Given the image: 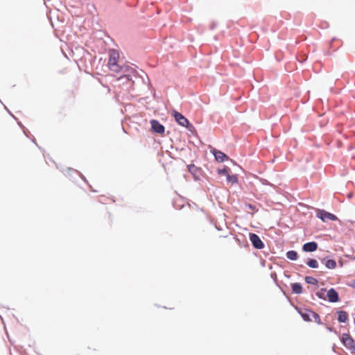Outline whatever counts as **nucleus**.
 <instances>
[{
  "instance_id": "f257e3e1",
  "label": "nucleus",
  "mask_w": 355,
  "mask_h": 355,
  "mask_svg": "<svg viewBox=\"0 0 355 355\" xmlns=\"http://www.w3.org/2000/svg\"><path fill=\"white\" fill-rule=\"evenodd\" d=\"M343 344L352 352H355V343L352 338L347 334L342 335Z\"/></svg>"
},
{
  "instance_id": "f03ea898",
  "label": "nucleus",
  "mask_w": 355,
  "mask_h": 355,
  "mask_svg": "<svg viewBox=\"0 0 355 355\" xmlns=\"http://www.w3.org/2000/svg\"><path fill=\"white\" fill-rule=\"evenodd\" d=\"M317 216L324 222H326L328 220H336L337 219V217L335 215L324 210H319L317 213Z\"/></svg>"
},
{
  "instance_id": "7ed1b4c3",
  "label": "nucleus",
  "mask_w": 355,
  "mask_h": 355,
  "mask_svg": "<svg viewBox=\"0 0 355 355\" xmlns=\"http://www.w3.org/2000/svg\"><path fill=\"white\" fill-rule=\"evenodd\" d=\"M173 116L176 121V122L183 126V127H188L189 125V121L180 113L174 111L173 112Z\"/></svg>"
},
{
  "instance_id": "20e7f679",
  "label": "nucleus",
  "mask_w": 355,
  "mask_h": 355,
  "mask_svg": "<svg viewBox=\"0 0 355 355\" xmlns=\"http://www.w3.org/2000/svg\"><path fill=\"white\" fill-rule=\"evenodd\" d=\"M250 240L252 242L253 246L257 249H262L264 246L260 238L255 234H250Z\"/></svg>"
},
{
  "instance_id": "39448f33",
  "label": "nucleus",
  "mask_w": 355,
  "mask_h": 355,
  "mask_svg": "<svg viewBox=\"0 0 355 355\" xmlns=\"http://www.w3.org/2000/svg\"><path fill=\"white\" fill-rule=\"evenodd\" d=\"M300 314L305 321H311L312 320V318H313L316 321L319 319V315L311 311L306 310L305 311L301 312Z\"/></svg>"
},
{
  "instance_id": "423d86ee",
  "label": "nucleus",
  "mask_w": 355,
  "mask_h": 355,
  "mask_svg": "<svg viewBox=\"0 0 355 355\" xmlns=\"http://www.w3.org/2000/svg\"><path fill=\"white\" fill-rule=\"evenodd\" d=\"M151 128L155 132L162 134L164 132V127L159 122L156 120L150 121Z\"/></svg>"
},
{
  "instance_id": "0eeeda50",
  "label": "nucleus",
  "mask_w": 355,
  "mask_h": 355,
  "mask_svg": "<svg viewBox=\"0 0 355 355\" xmlns=\"http://www.w3.org/2000/svg\"><path fill=\"white\" fill-rule=\"evenodd\" d=\"M212 154L214 155L215 159L220 162H224L225 161L228 159V157L223 153V152L213 149L211 150Z\"/></svg>"
},
{
  "instance_id": "6e6552de",
  "label": "nucleus",
  "mask_w": 355,
  "mask_h": 355,
  "mask_svg": "<svg viewBox=\"0 0 355 355\" xmlns=\"http://www.w3.org/2000/svg\"><path fill=\"white\" fill-rule=\"evenodd\" d=\"M109 68L112 71L115 73L128 72L130 70L133 71L132 68L129 69V67L126 66L120 67L118 64H114Z\"/></svg>"
},
{
  "instance_id": "1a4fd4ad",
  "label": "nucleus",
  "mask_w": 355,
  "mask_h": 355,
  "mask_svg": "<svg viewBox=\"0 0 355 355\" xmlns=\"http://www.w3.org/2000/svg\"><path fill=\"white\" fill-rule=\"evenodd\" d=\"M119 58V53L114 50H112L110 52V59L108 61V66L109 67L117 64V60Z\"/></svg>"
},
{
  "instance_id": "9d476101",
  "label": "nucleus",
  "mask_w": 355,
  "mask_h": 355,
  "mask_svg": "<svg viewBox=\"0 0 355 355\" xmlns=\"http://www.w3.org/2000/svg\"><path fill=\"white\" fill-rule=\"evenodd\" d=\"M318 248V244L313 241V242H309L305 244H304L302 249L304 252H314Z\"/></svg>"
},
{
  "instance_id": "9b49d317",
  "label": "nucleus",
  "mask_w": 355,
  "mask_h": 355,
  "mask_svg": "<svg viewBox=\"0 0 355 355\" xmlns=\"http://www.w3.org/2000/svg\"><path fill=\"white\" fill-rule=\"evenodd\" d=\"M327 297L331 302L338 301V294L334 288H331L327 291Z\"/></svg>"
},
{
  "instance_id": "f8f14e48",
  "label": "nucleus",
  "mask_w": 355,
  "mask_h": 355,
  "mask_svg": "<svg viewBox=\"0 0 355 355\" xmlns=\"http://www.w3.org/2000/svg\"><path fill=\"white\" fill-rule=\"evenodd\" d=\"M322 262L324 263L325 266L329 269H334L336 266V262L333 259H323Z\"/></svg>"
},
{
  "instance_id": "ddd939ff",
  "label": "nucleus",
  "mask_w": 355,
  "mask_h": 355,
  "mask_svg": "<svg viewBox=\"0 0 355 355\" xmlns=\"http://www.w3.org/2000/svg\"><path fill=\"white\" fill-rule=\"evenodd\" d=\"M292 291L295 294H300L302 293V287L300 283H294L291 285Z\"/></svg>"
},
{
  "instance_id": "4468645a",
  "label": "nucleus",
  "mask_w": 355,
  "mask_h": 355,
  "mask_svg": "<svg viewBox=\"0 0 355 355\" xmlns=\"http://www.w3.org/2000/svg\"><path fill=\"white\" fill-rule=\"evenodd\" d=\"M348 315L345 311H340L338 312V320L340 322H345L347 320Z\"/></svg>"
},
{
  "instance_id": "2eb2a0df",
  "label": "nucleus",
  "mask_w": 355,
  "mask_h": 355,
  "mask_svg": "<svg viewBox=\"0 0 355 355\" xmlns=\"http://www.w3.org/2000/svg\"><path fill=\"white\" fill-rule=\"evenodd\" d=\"M286 257L292 261L296 260L297 259V253L294 250H290L286 252Z\"/></svg>"
},
{
  "instance_id": "dca6fc26",
  "label": "nucleus",
  "mask_w": 355,
  "mask_h": 355,
  "mask_svg": "<svg viewBox=\"0 0 355 355\" xmlns=\"http://www.w3.org/2000/svg\"><path fill=\"white\" fill-rule=\"evenodd\" d=\"M119 81H121L123 83L126 82H132V78L130 74H125L124 76H121L118 78Z\"/></svg>"
},
{
  "instance_id": "f3484780",
  "label": "nucleus",
  "mask_w": 355,
  "mask_h": 355,
  "mask_svg": "<svg viewBox=\"0 0 355 355\" xmlns=\"http://www.w3.org/2000/svg\"><path fill=\"white\" fill-rule=\"evenodd\" d=\"M306 264L308 266H309L311 268H318V263L315 259H309L306 262Z\"/></svg>"
},
{
  "instance_id": "a211bd4d",
  "label": "nucleus",
  "mask_w": 355,
  "mask_h": 355,
  "mask_svg": "<svg viewBox=\"0 0 355 355\" xmlns=\"http://www.w3.org/2000/svg\"><path fill=\"white\" fill-rule=\"evenodd\" d=\"M305 282L307 284L312 285H316L318 284V280L315 278L310 276L305 277Z\"/></svg>"
},
{
  "instance_id": "6ab92c4d",
  "label": "nucleus",
  "mask_w": 355,
  "mask_h": 355,
  "mask_svg": "<svg viewBox=\"0 0 355 355\" xmlns=\"http://www.w3.org/2000/svg\"><path fill=\"white\" fill-rule=\"evenodd\" d=\"M227 180L228 182L232 184H236L238 182L237 177L235 175H230V174H228L227 175Z\"/></svg>"
},
{
  "instance_id": "aec40b11",
  "label": "nucleus",
  "mask_w": 355,
  "mask_h": 355,
  "mask_svg": "<svg viewBox=\"0 0 355 355\" xmlns=\"http://www.w3.org/2000/svg\"><path fill=\"white\" fill-rule=\"evenodd\" d=\"M218 173H219V174L224 175H226V176L229 174L228 171H227V169H226V168L220 170L218 171Z\"/></svg>"
},
{
  "instance_id": "412c9836",
  "label": "nucleus",
  "mask_w": 355,
  "mask_h": 355,
  "mask_svg": "<svg viewBox=\"0 0 355 355\" xmlns=\"http://www.w3.org/2000/svg\"><path fill=\"white\" fill-rule=\"evenodd\" d=\"M196 170H197V168L194 165H191L189 166V171L191 173H194Z\"/></svg>"
},
{
  "instance_id": "4be33fe9",
  "label": "nucleus",
  "mask_w": 355,
  "mask_h": 355,
  "mask_svg": "<svg viewBox=\"0 0 355 355\" xmlns=\"http://www.w3.org/2000/svg\"><path fill=\"white\" fill-rule=\"evenodd\" d=\"M352 195H353V194H352V193H349V194H348V196H348V198H352Z\"/></svg>"
}]
</instances>
